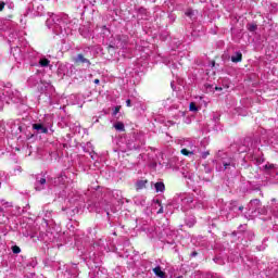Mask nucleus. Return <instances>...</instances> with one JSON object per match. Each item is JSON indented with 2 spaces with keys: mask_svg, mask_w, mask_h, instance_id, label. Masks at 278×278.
I'll return each instance as SVG.
<instances>
[{
  "mask_svg": "<svg viewBox=\"0 0 278 278\" xmlns=\"http://www.w3.org/2000/svg\"><path fill=\"white\" fill-rule=\"evenodd\" d=\"M74 62L76 64H88L90 66V60L86 59L84 54H78L75 59Z\"/></svg>",
  "mask_w": 278,
  "mask_h": 278,
  "instance_id": "f257e3e1",
  "label": "nucleus"
},
{
  "mask_svg": "<svg viewBox=\"0 0 278 278\" xmlns=\"http://www.w3.org/2000/svg\"><path fill=\"white\" fill-rule=\"evenodd\" d=\"M47 184V178L37 177L36 190H45V185Z\"/></svg>",
  "mask_w": 278,
  "mask_h": 278,
  "instance_id": "f03ea898",
  "label": "nucleus"
},
{
  "mask_svg": "<svg viewBox=\"0 0 278 278\" xmlns=\"http://www.w3.org/2000/svg\"><path fill=\"white\" fill-rule=\"evenodd\" d=\"M33 129L38 131V134H48L49 129L45 127L42 124H34Z\"/></svg>",
  "mask_w": 278,
  "mask_h": 278,
  "instance_id": "7ed1b4c3",
  "label": "nucleus"
},
{
  "mask_svg": "<svg viewBox=\"0 0 278 278\" xmlns=\"http://www.w3.org/2000/svg\"><path fill=\"white\" fill-rule=\"evenodd\" d=\"M153 273H154V275H156V277L166 278V273H164L162 270V267H160V266L153 268Z\"/></svg>",
  "mask_w": 278,
  "mask_h": 278,
  "instance_id": "20e7f679",
  "label": "nucleus"
},
{
  "mask_svg": "<svg viewBox=\"0 0 278 278\" xmlns=\"http://www.w3.org/2000/svg\"><path fill=\"white\" fill-rule=\"evenodd\" d=\"M155 191L156 192H164L166 190V187L164 186V182H156L154 185Z\"/></svg>",
  "mask_w": 278,
  "mask_h": 278,
  "instance_id": "39448f33",
  "label": "nucleus"
},
{
  "mask_svg": "<svg viewBox=\"0 0 278 278\" xmlns=\"http://www.w3.org/2000/svg\"><path fill=\"white\" fill-rule=\"evenodd\" d=\"M231 62H242V53L237 52L235 55H232Z\"/></svg>",
  "mask_w": 278,
  "mask_h": 278,
  "instance_id": "423d86ee",
  "label": "nucleus"
},
{
  "mask_svg": "<svg viewBox=\"0 0 278 278\" xmlns=\"http://www.w3.org/2000/svg\"><path fill=\"white\" fill-rule=\"evenodd\" d=\"M114 127L117 131H125V124H123V122H117L114 124Z\"/></svg>",
  "mask_w": 278,
  "mask_h": 278,
  "instance_id": "0eeeda50",
  "label": "nucleus"
},
{
  "mask_svg": "<svg viewBox=\"0 0 278 278\" xmlns=\"http://www.w3.org/2000/svg\"><path fill=\"white\" fill-rule=\"evenodd\" d=\"M264 168H265V170L268 172L269 174L275 173V165H274V164L267 163V164L264 166Z\"/></svg>",
  "mask_w": 278,
  "mask_h": 278,
  "instance_id": "6e6552de",
  "label": "nucleus"
},
{
  "mask_svg": "<svg viewBox=\"0 0 278 278\" xmlns=\"http://www.w3.org/2000/svg\"><path fill=\"white\" fill-rule=\"evenodd\" d=\"M49 64H51V61H49V59H46V58H43V59H40L39 60V65L40 66H49Z\"/></svg>",
  "mask_w": 278,
  "mask_h": 278,
  "instance_id": "1a4fd4ad",
  "label": "nucleus"
},
{
  "mask_svg": "<svg viewBox=\"0 0 278 278\" xmlns=\"http://www.w3.org/2000/svg\"><path fill=\"white\" fill-rule=\"evenodd\" d=\"M136 186H137V190H142V188L147 186V180H140L136 184Z\"/></svg>",
  "mask_w": 278,
  "mask_h": 278,
  "instance_id": "9d476101",
  "label": "nucleus"
},
{
  "mask_svg": "<svg viewBox=\"0 0 278 278\" xmlns=\"http://www.w3.org/2000/svg\"><path fill=\"white\" fill-rule=\"evenodd\" d=\"M250 205H252V207H260L262 202L258 199H255L250 202Z\"/></svg>",
  "mask_w": 278,
  "mask_h": 278,
  "instance_id": "9b49d317",
  "label": "nucleus"
},
{
  "mask_svg": "<svg viewBox=\"0 0 278 278\" xmlns=\"http://www.w3.org/2000/svg\"><path fill=\"white\" fill-rule=\"evenodd\" d=\"M189 110H190V112H197L199 109L197 108V104L191 102L190 105H189Z\"/></svg>",
  "mask_w": 278,
  "mask_h": 278,
  "instance_id": "f8f14e48",
  "label": "nucleus"
},
{
  "mask_svg": "<svg viewBox=\"0 0 278 278\" xmlns=\"http://www.w3.org/2000/svg\"><path fill=\"white\" fill-rule=\"evenodd\" d=\"M182 155H194L193 151H188V149H182L181 150Z\"/></svg>",
  "mask_w": 278,
  "mask_h": 278,
  "instance_id": "ddd939ff",
  "label": "nucleus"
},
{
  "mask_svg": "<svg viewBox=\"0 0 278 278\" xmlns=\"http://www.w3.org/2000/svg\"><path fill=\"white\" fill-rule=\"evenodd\" d=\"M185 14H186V16H193L194 11H192V9H188Z\"/></svg>",
  "mask_w": 278,
  "mask_h": 278,
  "instance_id": "4468645a",
  "label": "nucleus"
},
{
  "mask_svg": "<svg viewBox=\"0 0 278 278\" xmlns=\"http://www.w3.org/2000/svg\"><path fill=\"white\" fill-rule=\"evenodd\" d=\"M248 29H249V31H255V29H257V26L250 24V25H248Z\"/></svg>",
  "mask_w": 278,
  "mask_h": 278,
  "instance_id": "2eb2a0df",
  "label": "nucleus"
},
{
  "mask_svg": "<svg viewBox=\"0 0 278 278\" xmlns=\"http://www.w3.org/2000/svg\"><path fill=\"white\" fill-rule=\"evenodd\" d=\"M13 253H21V248L14 245L13 249H12Z\"/></svg>",
  "mask_w": 278,
  "mask_h": 278,
  "instance_id": "dca6fc26",
  "label": "nucleus"
},
{
  "mask_svg": "<svg viewBox=\"0 0 278 278\" xmlns=\"http://www.w3.org/2000/svg\"><path fill=\"white\" fill-rule=\"evenodd\" d=\"M118 112H121V106H116L113 111V116H116V114H118Z\"/></svg>",
  "mask_w": 278,
  "mask_h": 278,
  "instance_id": "f3484780",
  "label": "nucleus"
},
{
  "mask_svg": "<svg viewBox=\"0 0 278 278\" xmlns=\"http://www.w3.org/2000/svg\"><path fill=\"white\" fill-rule=\"evenodd\" d=\"M4 8H5V3L0 2V12L3 11Z\"/></svg>",
  "mask_w": 278,
  "mask_h": 278,
  "instance_id": "a211bd4d",
  "label": "nucleus"
},
{
  "mask_svg": "<svg viewBox=\"0 0 278 278\" xmlns=\"http://www.w3.org/2000/svg\"><path fill=\"white\" fill-rule=\"evenodd\" d=\"M126 105H127V108H131V100H126Z\"/></svg>",
  "mask_w": 278,
  "mask_h": 278,
  "instance_id": "6ab92c4d",
  "label": "nucleus"
},
{
  "mask_svg": "<svg viewBox=\"0 0 278 278\" xmlns=\"http://www.w3.org/2000/svg\"><path fill=\"white\" fill-rule=\"evenodd\" d=\"M207 155H210V152H203V153H202L203 160H205V157H207Z\"/></svg>",
  "mask_w": 278,
  "mask_h": 278,
  "instance_id": "aec40b11",
  "label": "nucleus"
},
{
  "mask_svg": "<svg viewBox=\"0 0 278 278\" xmlns=\"http://www.w3.org/2000/svg\"><path fill=\"white\" fill-rule=\"evenodd\" d=\"M157 214H164V207H161L157 212Z\"/></svg>",
  "mask_w": 278,
  "mask_h": 278,
  "instance_id": "412c9836",
  "label": "nucleus"
},
{
  "mask_svg": "<svg viewBox=\"0 0 278 278\" xmlns=\"http://www.w3.org/2000/svg\"><path fill=\"white\" fill-rule=\"evenodd\" d=\"M258 214H266V211L264 208L258 210Z\"/></svg>",
  "mask_w": 278,
  "mask_h": 278,
  "instance_id": "4be33fe9",
  "label": "nucleus"
},
{
  "mask_svg": "<svg viewBox=\"0 0 278 278\" xmlns=\"http://www.w3.org/2000/svg\"><path fill=\"white\" fill-rule=\"evenodd\" d=\"M186 202H187V203H192V198H187V199H186Z\"/></svg>",
  "mask_w": 278,
  "mask_h": 278,
  "instance_id": "5701e85b",
  "label": "nucleus"
},
{
  "mask_svg": "<svg viewBox=\"0 0 278 278\" xmlns=\"http://www.w3.org/2000/svg\"><path fill=\"white\" fill-rule=\"evenodd\" d=\"M93 84H99V79H94V80H93Z\"/></svg>",
  "mask_w": 278,
  "mask_h": 278,
  "instance_id": "b1692460",
  "label": "nucleus"
},
{
  "mask_svg": "<svg viewBox=\"0 0 278 278\" xmlns=\"http://www.w3.org/2000/svg\"><path fill=\"white\" fill-rule=\"evenodd\" d=\"M227 166H229V164L225 163V164H224V168H227Z\"/></svg>",
  "mask_w": 278,
  "mask_h": 278,
  "instance_id": "393cba45",
  "label": "nucleus"
},
{
  "mask_svg": "<svg viewBox=\"0 0 278 278\" xmlns=\"http://www.w3.org/2000/svg\"><path fill=\"white\" fill-rule=\"evenodd\" d=\"M239 210H240V212H242V210H244V207L243 206H239Z\"/></svg>",
  "mask_w": 278,
  "mask_h": 278,
  "instance_id": "a878e982",
  "label": "nucleus"
},
{
  "mask_svg": "<svg viewBox=\"0 0 278 278\" xmlns=\"http://www.w3.org/2000/svg\"><path fill=\"white\" fill-rule=\"evenodd\" d=\"M215 90H223V88H220V87H219V88H218V87H216V88H215Z\"/></svg>",
  "mask_w": 278,
  "mask_h": 278,
  "instance_id": "bb28decb",
  "label": "nucleus"
}]
</instances>
